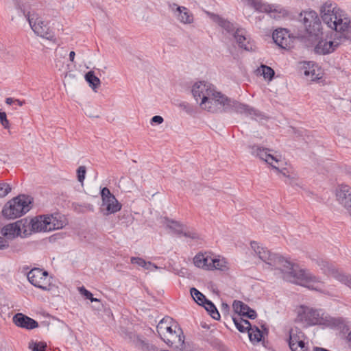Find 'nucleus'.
<instances>
[{"mask_svg":"<svg viewBox=\"0 0 351 351\" xmlns=\"http://www.w3.org/2000/svg\"><path fill=\"white\" fill-rule=\"evenodd\" d=\"M251 247L261 260L272 268L280 270L285 280L317 291L323 290L324 282L308 271L300 269L298 265L278 254H271L256 241L251 242Z\"/></svg>","mask_w":351,"mask_h":351,"instance_id":"nucleus-1","label":"nucleus"},{"mask_svg":"<svg viewBox=\"0 0 351 351\" xmlns=\"http://www.w3.org/2000/svg\"><path fill=\"white\" fill-rule=\"evenodd\" d=\"M201 108L213 113L226 112L244 114L255 119H263L264 117L259 110L248 105L231 100L215 89L213 91V95L208 98L206 104H203Z\"/></svg>","mask_w":351,"mask_h":351,"instance_id":"nucleus-2","label":"nucleus"},{"mask_svg":"<svg viewBox=\"0 0 351 351\" xmlns=\"http://www.w3.org/2000/svg\"><path fill=\"white\" fill-rule=\"evenodd\" d=\"M320 14L323 22L328 27L341 34L339 40L351 41V21L335 3L329 1L325 2L320 8Z\"/></svg>","mask_w":351,"mask_h":351,"instance_id":"nucleus-3","label":"nucleus"},{"mask_svg":"<svg viewBox=\"0 0 351 351\" xmlns=\"http://www.w3.org/2000/svg\"><path fill=\"white\" fill-rule=\"evenodd\" d=\"M32 200V197L29 195H19L5 204L2 214L8 219L20 217L30 210Z\"/></svg>","mask_w":351,"mask_h":351,"instance_id":"nucleus-4","label":"nucleus"},{"mask_svg":"<svg viewBox=\"0 0 351 351\" xmlns=\"http://www.w3.org/2000/svg\"><path fill=\"white\" fill-rule=\"evenodd\" d=\"M66 225L64 217L59 214L39 215L32 219V230L34 232H49L62 228Z\"/></svg>","mask_w":351,"mask_h":351,"instance_id":"nucleus-5","label":"nucleus"},{"mask_svg":"<svg viewBox=\"0 0 351 351\" xmlns=\"http://www.w3.org/2000/svg\"><path fill=\"white\" fill-rule=\"evenodd\" d=\"M20 12L25 16L29 22L32 29L38 36L43 38H49L51 34L47 25L39 17L38 14L34 12H26L25 9L21 6L19 7Z\"/></svg>","mask_w":351,"mask_h":351,"instance_id":"nucleus-6","label":"nucleus"},{"mask_svg":"<svg viewBox=\"0 0 351 351\" xmlns=\"http://www.w3.org/2000/svg\"><path fill=\"white\" fill-rule=\"evenodd\" d=\"M298 319L308 326L325 323L321 310H316L304 306H300L298 313Z\"/></svg>","mask_w":351,"mask_h":351,"instance_id":"nucleus-7","label":"nucleus"},{"mask_svg":"<svg viewBox=\"0 0 351 351\" xmlns=\"http://www.w3.org/2000/svg\"><path fill=\"white\" fill-rule=\"evenodd\" d=\"M215 86L206 82H199L193 86L192 94L197 102L199 101L200 107L206 104V101L210 96L213 95Z\"/></svg>","mask_w":351,"mask_h":351,"instance_id":"nucleus-8","label":"nucleus"},{"mask_svg":"<svg viewBox=\"0 0 351 351\" xmlns=\"http://www.w3.org/2000/svg\"><path fill=\"white\" fill-rule=\"evenodd\" d=\"M301 21L309 34L315 36L318 34L320 30L321 23L315 11H304L301 14Z\"/></svg>","mask_w":351,"mask_h":351,"instance_id":"nucleus-9","label":"nucleus"},{"mask_svg":"<svg viewBox=\"0 0 351 351\" xmlns=\"http://www.w3.org/2000/svg\"><path fill=\"white\" fill-rule=\"evenodd\" d=\"M250 153L252 155L264 160L270 165L274 169H278V167L276 165L280 162L276 156L271 155L269 150L267 148L263 147L260 145H249Z\"/></svg>","mask_w":351,"mask_h":351,"instance_id":"nucleus-10","label":"nucleus"},{"mask_svg":"<svg viewBox=\"0 0 351 351\" xmlns=\"http://www.w3.org/2000/svg\"><path fill=\"white\" fill-rule=\"evenodd\" d=\"M48 273L39 268L32 269L27 274L29 282L34 286L43 290L49 289V281L47 280Z\"/></svg>","mask_w":351,"mask_h":351,"instance_id":"nucleus-11","label":"nucleus"},{"mask_svg":"<svg viewBox=\"0 0 351 351\" xmlns=\"http://www.w3.org/2000/svg\"><path fill=\"white\" fill-rule=\"evenodd\" d=\"M336 197L351 216V187L346 184L338 186L336 189Z\"/></svg>","mask_w":351,"mask_h":351,"instance_id":"nucleus-12","label":"nucleus"},{"mask_svg":"<svg viewBox=\"0 0 351 351\" xmlns=\"http://www.w3.org/2000/svg\"><path fill=\"white\" fill-rule=\"evenodd\" d=\"M161 339L167 344L176 348H182L184 343L183 332L176 324H174V329L172 332L165 334Z\"/></svg>","mask_w":351,"mask_h":351,"instance_id":"nucleus-13","label":"nucleus"},{"mask_svg":"<svg viewBox=\"0 0 351 351\" xmlns=\"http://www.w3.org/2000/svg\"><path fill=\"white\" fill-rule=\"evenodd\" d=\"M174 16L182 24H191L194 21L192 12L184 6H179L176 3L169 5Z\"/></svg>","mask_w":351,"mask_h":351,"instance_id":"nucleus-14","label":"nucleus"},{"mask_svg":"<svg viewBox=\"0 0 351 351\" xmlns=\"http://www.w3.org/2000/svg\"><path fill=\"white\" fill-rule=\"evenodd\" d=\"M233 36L239 47L247 51H255L256 46L245 29L237 28Z\"/></svg>","mask_w":351,"mask_h":351,"instance_id":"nucleus-15","label":"nucleus"},{"mask_svg":"<svg viewBox=\"0 0 351 351\" xmlns=\"http://www.w3.org/2000/svg\"><path fill=\"white\" fill-rule=\"evenodd\" d=\"M272 37L274 43L282 49H288L293 46V38L286 29L275 30Z\"/></svg>","mask_w":351,"mask_h":351,"instance_id":"nucleus-16","label":"nucleus"},{"mask_svg":"<svg viewBox=\"0 0 351 351\" xmlns=\"http://www.w3.org/2000/svg\"><path fill=\"white\" fill-rule=\"evenodd\" d=\"M125 338L128 339L138 349L143 351H157V348L153 345H150L143 337L136 335L132 332L125 333Z\"/></svg>","mask_w":351,"mask_h":351,"instance_id":"nucleus-17","label":"nucleus"},{"mask_svg":"<svg viewBox=\"0 0 351 351\" xmlns=\"http://www.w3.org/2000/svg\"><path fill=\"white\" fill-rule=\"evenodd\" d=\"M341 44V40L334 39L330 41H319L316 47L315 51L318 54H327L334 51Z\"/></svg>","mask_w":351,"mask_h":351,"instance_id":"nucleus-18","label":"nucleus"},{"mask_svg":"<svg viewBox=\"0 0 351 351\" xmlns=\"http://www.w3.org/2000/svg\"><path fill=\"white\" fill-rule=\"evenodd\" d=\"M121 206V204L114 195L102 202L101 210L104 215H108L119 211Z\"/></svg>","mask_w":351,"mask_h":351,"instance_id":"nucleus-19","label":"nucleus"},{"mask_svg":"<svg viewBox=\"0 0 351 351\" xmlns=\"http://www.w3.org/2000/svg\"><path fill=\"white\" fill-rule=\"evenodd\" d=\"M14 323L19 327L26 329H34L38 326V324L34 319L22 314L17 313L13 317Z\"/></svg>","mask_w":351,"mask_h":351,"instance_id":"nucleus-20","label":"nucleus"},{"mask_svg":"<svg viewBox=\"0 0 351 351\" xmlns=\"http://www.w3.org/2000/svg\"><path fill=\"white\" fill-rule=\"evenodd\" d=\"M206 14L213 22L226 31L227 33L234 34L237 27L233 23L214 13L207 12Z\"/></svg>","mask_w":351,"mask_h":351,"instance_id":"nucleus-21","label":"nucleus"},{"mask_svg":"<svg viewBox=\"0 0 351 351\" xmlns=\"http://www.w3.org/2000/svg\"><path fill=\"white\" fill-rule=\"evenodd\" d=\"M212 257L207 253H199L193 258L195 265L199 268L210 270Z\"/></svg>","mask_w":351,"mask_h":351,"instance_id":"nucleus-22","label":"nucleus"},{"mask_svg":"<svg viewBox=\"0 0 351 351\" xmlns=\"http://www.w3.org/2000/svg\"><path fill=\"white\" fill-rule=\"evenodd\" d=\"M241 1L245 5L252 7L259 12H273L272 6L268 4L263 3L261 0H241Z\"/></svg>","mask_w":351,"mask_h":351,"instance_id":"nucleus-23","label":"nucleus"},{"mask_svg":"<svg viewBox=\"0 0 351 351\" xmlns=\"http://www.w3.org/2000/svg\"><path fill=\"white\" fill-rule=\"evenodd\" d=\"M16 223L20 232V236L27 237L34 232L33 230H32V219L25 218L19 220Z\"/></svg>","mask_w":351,"mask_h":351,"instance_id":"nucleus-24","label":"nucleus"},{"mask_svg":"<svg viewBox=\"0 0 351 351\" xmlns=\"http://www.w3.org/2000/svg\"><path fill=\"white\" fill-rule=\"evenodd\" d=\"M164 223L166 225V226L171 230L175 234L180 236L182 235L184 228L185 226L179 221H174L172 219H169V218H165L164 219Z\"/></svg>","mask_w":351,"mask_h":351,"instance_id":"nucleus-25","label":"nucleus"},{"mask_svg":"<svg viewBox=\"0 0 351 351\" xmlns=\"http://www.w3.org/2000/svg\"><path fill=\"white\" fill-rule=\"evenodd\" d=\"M17 228L16 222L8 224L2 228L1 233L8 239H13L15 237L20 235V232Z\"/></svg>","mask_w":351,"mask_h":351,"instance_id":"nucleus-26","label":"nucleus"},{"mask_svg":"<svg viewBox=\"0 0 351 351\" xmlns=\"http://www.w3.org/2000/svg\"><path fill=\"white\" fill-rule=\"evenodd\" d=\"M210 270L218 269L226 271L228 269V263L224 258H213L210 262Z\"/></svg>","mask_w":351,"mask_h":351,"instance_id":"nucleus-27","label":"nucleus"},{"mask_svg":"<svg viewBox=\"0 0 351 351\" xmlns=\"http://www.w3.org/2000/svg\"><path fill=\"white\" fill-rule=\"evenodd\" d=\"M232 320L236 328L241 332L247 331V330L251 327V324L249 321L243 319L239 316L232 317Z\"/></svg>","mask_w":351,"mask_h":351,"instance_id":"nucleus-28","label":"nucleus"},{"mask_svg":"<svg viewBox=\"0 0 351 351\" xmlns=\"http://www.w3.org/2000/svg\"><path fill=\"white\" fill-rule=\"evenodd\" d=\"M85 80L88 83L90 87L95 91L98 88L101 84L100 80L95 75L93 71H88L85 75Z\"/></svg>","mask_w":351,"mask_h":351,"instance_id":"nucleus-29","label":"nucleus"},{"mask_svg":"<svg viewBox=\"0 0 351 351\" xmlns=\"http://www.w3.org/2000/svg\"><path fill=\"white\" fill-rule=\"evenodd\" d=\"M202 306L204 307L206 311L213 319L215 320H219L220 319V314L215 304L211 301L207 300L202 304Z\"/></svg>","mask_w":351,"mask_h":351,"instance_id":"nucleus-30","label":"nucleus"},{"mask_svg":"<svg viewBox=\"0 0 351 351\" xmlns=\"http://www.w3.org/2000/svg\"><path fill=\"white\" fill-rule=\"evenodd\" d=\"M182 235L186 238H189L196 243H201V241L203 240V238L200 234H199L195 230L189 228L187 227H185Z\"/></svg>","mask_w":351,"mask_h":351,"instance_id":"nucleus-31","label":"nucleus"},{"mask_svg":"<svg viewBox=\"0 0 351 351\" xmlns=\"http://www.w3.org/2000/svg\"><path fill=\"white\" fill-rule=\"evenodd\" d=\"M317 264L320 267L321 269L323 270V271L328 275H331L332 277L335 278L334 270L337 271L338 273H341L338 269H335V267H332L329 263L324 260H319L317 261Z\"/></svg>","mask_w":351,"mask_h":351,"instance_id":"nucleus-32","label":"nucleus"},{"mask_svg":"<svg viewBox=\"0 0 351 351\" xmlns=\"http://www.w3.org/2000/svg\"><path fill=\"white\" fill-rule=\"evenodd\" d=\"M232 306L234 311L239 314V317L240 315L245 316L246 311L249 309V306L241 301H234Z\"/></svg>","mask_w":351,"mask_h":351,"instance_id":"nucleus-33","label":"nucleus"},{"mask_svg":"<svg viewBox=\"0 0 351 351\" xmlns=\"http://www.w3.org/2000/svg\"><path fill=\"white\" fill-rule=\"evenodd\" d=\"M248 335L250 340L252 342H259L261 340L262 337V332L258 329V328L255 327L254 328H252L250 327L248 330Z\"/></svg>","mask_w":351,"mask_h":351,"instance_id":"nucleus-34","label":"nucleus"},{"mask_svg":"<svg viewBox=\"0 0 351 351\" xmlns=\"http://www.w3.org/2000/svg\"><path fill=\"white\" fill-rule=\"evenodd\" d=\"M190 291L192 298L198 304L202 305L207 300L205 295L199 291L197 289L191 288Z\"/></svg>","mask_w":351,"mask_h":351,"instance_id":"nucleus-35","label":"nucleus"},{"mask_svg":"<svg viewBox=\"0 0 351 351\" xmlns=\"http://www.w3.org/2000/svg\"><path fill=\"white\" fill-rule=\"evenodd\" d=\"M335 279L345 284L351 289V276L345 275L343 273H338L334 270Z\"/></svg>","mask_w":351,"mask_h":351,"instance_id":"nucleus-36","label":"nucleus"},{"mask_svg":"<svg viewBox=\"0 0 351 351\" xmlns=\"http://www.w3.org/2000/svg\"><path fill=\"white\" fill-rule=\"evenodd\" d=\"M174 324L168 326L167 328H162V324H158L157 326V331L160 337L165 335V334L171 333L173 331Z\"/></svg>","mask_w":351,"mask_h":351,"instance_id":"nucleus-37","label":"nucleus"},{"mask_svg":"<svg viewBox=\"0 0 351 351\" xmlns=\"http://www.w3.org/2000/svg\"><path fill=\"white\" fill-rule=\"evenodd\" d=\"M261 69L262 74L265 79L271 80L274 75V71L268 66L262 65Z\"/></svg>","mask_w":351,"mask_h":351,"instance_id":"nucleus-38","label":"nucleus"},{"mask_svg":"<svg viewBox=\"0 0 351 351\" xmlns=\"http://www.w3.org/2000/svg\"><path fill=\"white\" fill-rule=\"evenodd\" d=\"M29 348L31 349L32 351H45L46 344L43 342L32 341L29 343Z\"/></svg>","mask_w":351,"mask_h":351,"instance_id":"nucleus-39","label":"nucleus"},{"mask_svg":"<svg viewBox=\"0 0 351 351\" xmlns=\"http://www.w3.org/2000/svg\"><path fill=\"white\" fill-rule=\"evenodd\" d=\"M10 186L5 182H0V198L5 197L11 191Z\"/></svg>","mask_w":351,"mask_h":351,"instance_id":"nucleus-40","label":"nucleus"},{"mask_svg":"<svg viewBox=\"0 0 351 351\" xmlns=\"http://www.w3.org/2000/svg\"><path fill=\"white\" fill-rule=\"evenodd\" d=\"M86 167L84 166H80L77 170V180L80 182L82 183L85 179L86 175Z\"/></svg>","mask_w":351,"mask_h":351,"instance_id":"nucleus-41","label":"nucleus"},{"mask_svg":"<svg viewBox=\"0 0 351 351\" xmlns=\"http://www.w3.org/2000/svg\"><path fill=\"white\" fill-rule=\"evenodd\" d=\"M313 66H314V65L313 64L312 69H311L310 68H309V69H306L304 71V74L306 76H311V80H313V81L319 78L318 75H316V73H315V69H313Z\"/></svg>","mask_w":351,"mask_h":351,"instance_id":"nucleus-42","label":"nucleus"},{"mask_svg":"<svg viewBox=\"0 0 351 351\" xmlns=\"http://www.w3.org/2000/svg\"><path fill=\"white\" fill-rule=\"evenodd\" d=\"M130 261L132 264H136L143 268L147 265L146 261L140 257H132Z\"/></svg>","mask_w":351,"mask_h":351,"instance_id":"nucleus-43","label":"nucleus"},{"mask_svg":"<svg viewBox=\"0 0 351 351\" xmlns=\"http://www.w3.org/2000/svg\"><path fill=\"white\" fill-rule=\"evenodd\" d=\"M101 196L103 202L106 199H109L110 197L114 196V195L111 193V192L107 187H104L101 191Z\"/></svg>","mask_w":351,"mask_h":351,"instance_id":"nucleus-44","label":"nucleus"},{"mask_svg":"<svg viewBox=\"0 0 351 351\" xmlns=\"http://www.w3.org/2000/svg\"><path fill=\"white\" fill-rule=\"evenodd\" d=\"M179 107L183 109L186 112L191 114L193 112L192 107L191 105L185 101L180 102L179 104Z\"/></svg>","mask_w":351,"mask_h":351,"instance_id":"nucleus-45","label":"nucleus"},{"mask_svg":"<svg viewBox=\"0 0 351 351\" xmlns=\"http://www.w3.org/2000/svg\"><path fill=\"white\" fill-rule=\"evenodd\" d=\"M79 291L80 293L85 296L87 299H90L93 296V294L84 287H80Z\"/></svg>","mask_w":351,"mask_h":351,"instance_id":"nucleus-46","label":"nucleus"},{"mask_svg":"<svg viewBox=\"0 0 351 351\" xmlns=\"http://www.w3.org/2000/svg\"><path fill=\"white\" fill-rule=\"evenodd\" d=\"M163 121H164V119L161 116L155 115L151 119V124H154V123L161 124Z\"/></svg>","mask_w":351,"mask_h":351,"instance_id":"nucleus-47","label":"nucleus"},{"mask_svg":"<svg viewBox=\"0 0 351 351\" xmlns=\"http://www.w3.org/2000/svg\"><path fill=\"white\" fill-rule=\"evenodd\" d=\"M245 316L251 319H254L256 317L257 315L254 310H253L249 307V309H248V311H246V314Z\"/></svg>","mask_w":351,"mask_h":351,"instance_id":"nucleus-48","label":"nucleus"},{"mask_svg":"<svg viewBox=\"0 0 351 351\" xmlns=\"http://www.w3.org/2000/svg\"><path fill=\"white\" fill-rule=\"evenodd\" d=\"M147 265L144 267V269L147 270H152V269H160L157 265L152 263V262H146Z\"/></svg>","mask_w":351,"mask_h":351,"instance_id":"nucleus-49","label":"nucleus"},{"mask_svg":"<svg viewBox=\"0 0 351 351\" xmlns=\"http://www.w3.org/2000/svg\"><path fill=\"white\" fill-rule=\"evenodd\" d=\"M8 247V243L3 237H0V250L5 249Z\"/></svg>","mask_w":351,"mask_h":351,"instance_id":"nucleus-50","label":"nucleus"},{"mask_svg":"<svg viewBox=\"0 0 351 351\" xmlns=\"http://www.w3.org/2000/svg\"><path fill=\"white\" fill-rule=\"evenodd\" d=\"M169 320L170 322H172V319H170V318H166V319L165 318V319H162V320L159 322V324H162V328H167V327H168V326H169V325H168V324H167V322H168V321H169Z\"/></svg>","mask_w":351,"mask_h":351,"instance_id":"nucleus-51","label":"nucleus"},{"mask_svg":"<svg viewBox=\"0 0 351 351\" xmlns=\"http://www.w3.org/2000/svg\"><path fill=\"white\" fill-rule=\"evenodd\" d=\"M7 119L6 113L0 110V122Z\"/></svg>","mask_w":351,"mask_h":351,"instance_id":"nucleus-52","label":"nucleus"},{"mask_svg":"<svg viewBox=\"0 0 351 351\" xmlns=\"http://www.w3.org/2000/svg\"><path fill=\"white\" fill-rule=\"evenodd\" d=\"M1 123L3 126V128L5 129L9 128V127H10L9 121L8 119L1 121Z\"/></svg>","mask_w":351,"mask_h":351,"instance_id":"nucleus-53","label":"nucleus"},{"mask_svg":"<svg viewBox=\"0 0 351 351\" xmlns=\"http://www.w3.org/2000/svg\"><path fill=\"white\" fill-rule=\"evenodd\" d=\"M15 102V99L11 97L6 98L5 103L8 105H11Z\"/></svg>","mask_w":351,"mask_h":351,"instance_id":"nucleus-54","label":"nucleus"},{"mask_svg":"<svg viewBox=\"0 0 351 351\" xmlns=\"http://www.w3.org/2000/svg\"><path fill=\"white\" fill-rule=\"evenodd\" d=\"M75 56V53L73 51L70 52V53H69V60L71 62L74 61Z\"/></svg>","mask_w":351,"mask_h":351,"instance_id":"nucleus-55","label":"nucleus"},{"mask_svg":"<svg viewBox=\"0 0 351 351\" xmlns=\"http://www.w3.org/2000/svg\"><path fill=\"white\" fill-rule=\"evenodd\" d=\"M276 165H277L278 167H279V163L278 164H276ZM278 171H280L282 176H287V171H286V169H283L282 170L280 171L279 169H277Z\"/></svg>","mask_w":351,"mask_h":351,"instance_id":"nucleus-56","label":"nucleus"},{"mask_svg":"<svg viewBox=\"0 0 351 351\" xmlns=\"http://www.w3.org/2000/svg\"><path fill=\"white\" fill-rule=\"evenodd\" d=\"M14 103H16L19 106H21L23 105V104L25 103L24 101H21L19 99H15V102Z\"/></svg>","mask_w":351,"mask_h":351,"instance_id":"nucleus-57","label":"nucleus"},{"mask_svg":"<svg viewBox=\"0 0 351 351\" xmlns=\"http://www.w3.org/2000/svg\"><path fill=\"white\" fill-rule=\"evenodd\" d=\"M347 339H348V341L351 343V330L350 332L348 333V337H347Z\"/></svg>","mask_w":351,"mask_h":351,"instance_id":"nucleus-58","label":"nucleus"},{"mask_svg":"<svg viewBox=\"0 0 351 351\" xmlns=\"http://www.w3.org/2000/svg\"><path fill=\"white\" fill-rule=\"evenodd\" d=\"M91 302L99 301L98 299L93 298V296L89 299Z\"/></svg>","mask_w":351,"mask_h":351,"instance_id":"nucleus-59","label":"nucleus"},{"mask_svg":"<svg viewBox=\"0 0 351 351\" xmlns=\"http://www.w3.org/2000/svg\"><path fill=\"white\" fill-rule=\"evenodd\" d=\"M223 306H224V307H226V308H228V304H223Z\"/></svg>","mask_w":351,"mask_h":351,"instance_id":"nucleus-60","label":"nucleus"}]
</instances>
